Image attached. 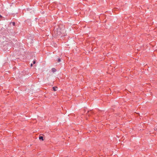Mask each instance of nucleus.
Returning a JSON list of instances; mask_svg holds the SVG:
<instances>
[{
  "mask_svg": "<svg viewBox=\"0 0 157 157\" xmlns=\"http://www.w3.org/2000/svg\"><path fill=\"white\" fill-rule=\"evenodd\" d=\"M66 31L64 27H61L59 26L57 29H55L54 31V34L56 36H60L61 34H64Z\"/></svg>",
  "mask_w": 157,
  "mask_h": 157,
  "instance_id": "f257e3e1",
  "label": "nucleus"
},
{
  "mask_svg": "<svg viewBox=\"0 0 157 157\" xmlns=\"http://www.w3.org/2000/svg\"><path fill=\"white\" fill-rule=\"evenodd\" d=\"M52 88L53 90L54 91L57 90L58 89V88L57 87H53Z\"/></svg>",
  "mask_w": 157,
  "mask_h": 157,
  "instance_id": "f03ea898",
  "label": "nucleus"
},
{
  "mask_svg": "<svg viewBox=\"0 0 157 157\" xmlns=\"http://www.w3.org/2000/svg\"><path fill=\"white\" fill-rule=\"evenodd\" d=\"M39 139L40 140H43V137L42 136H40L39 137Z\"/></svg>",
  "mask_w": 157,
  "mask_h": 157,
  "instance_id": "7ed1b4c3",
  "label": "nucleus"
},
{
  "mask_svg": "<svg viewBox=\"0 0 157 157\" xmlns=\"http://www.w3.org/2000/svg\"><path fill=\"white\" fill-rule=\"evenodd\" d=\"M56 70L55 68H52V71L54 72L56 71Z\"/></svg>",
  "mask_w": 157,
  "mask_h": 157,
  "instance_id": "20e7f679",
  "label": "nucleus"
},
{
  "mask_svg": "<svg viewBox=\"0 0 157 157\" xmlns=\"http://www.w3.org/2000/svg\"><path fill=\"white\" fill-rule=\"evenodd\" d=\"M61 61V59L60 58H59L58 60V62H60Z\"/></svg>",
  "mask_w": 157,
  "mask_h": 157,
  "instance_id": "39448f33",
  "label": "nucleus"
},
{
  "mask_svg": "<svg viewBox=\"0 0 157 157\" xmlns=\"http://www.w3.org/2000/svg\"><path fill=\"white\" fill-rule=\"evenodd\" d=\"M35 63H36V62H35V61H33V64H35Z\"/></svg>",
  "mask_w": 157,
  "mask_h": 157,
  "instance_id": "423d86ee",
  "label": "nucleus"
},
{
  "mask_svg": "<svg viewBox=\"0 0 157 157\" xmlns=\"http://www.w3.org/2000/svg\"><path fill=\"white\" fill-rule=\"evenodd\" d=\"M155 130H157V128H155Z\"/></svg>",
  "mask_w": 157,
  "mask_h": 157,
  "instance_id": "0eeeda50",
  "label": "nucleus"
},
{
  "mask_svg": "<svg viewBox=\"0 0 157 157\" xmlns=\"http://www.w3.org/2000/svg\"><path fill=\"white\" fill-rule=\"evenodd\" d=\"M13 25H15V23H14V22H13Z\"/></svg>",
  "mask_w": 157,
  "mask_h": 157,
  "instance_id": "6e6552de",
  "label": "nucleus"
},
{
  "mask_svg": "<svg viewBox=\"0 0 157 157\" xmlns=\"http://www.w3.org/2000/svg\"><path fill=\"white\" fill-rule=\"evenodd\" d=\"M33 65V64H31V66L32 67Z\"/></svg>",
  "mask_w": 157,
  "mask_h": 157,
  "instance_id": "1a4fd4ad",
  "label": "nucleus"
},
{
  "mask_svg": "<svg viewBox=\"0 0 157 157\" xmlns=\"http://www.w3.org/2000/svg\"><path fill=\"white\" fill-rule=\"evenodd\" d=\"M2 16L0 15V17H1Z\"/></svg>",
  "mask_w": 157,
  "mask_h": 157,
  "instance_id": "9d476101",
  "label": "nucleus"
}]
</instances>
